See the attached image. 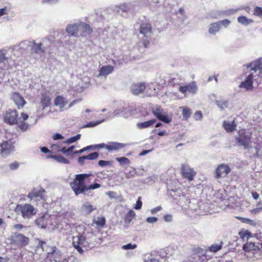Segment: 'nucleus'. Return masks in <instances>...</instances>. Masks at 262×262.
Returning a JSON list of instances; mask_svg holds the SVG:
<instances>
[{
  "label": "nucleus",
  "instance_id": "obj_1",
  "mask_svg": "<svg viewBox=\"0 0 262 262\" xmlns=\"http://www.w3.org/2000/svg\"><path fill=\"white\" fill-rule=\"evenodd\" d=\"M91 176V174H78L73 182H70V185L76 195L82 194L85 191L86 185L84 180Z\"/></svg>",
  "mask_w": 262,
  "mask_h": 262
},
{
  "label": "nucleus",
  "instance_id": "obj_2",
  "mask_svg": "<svg viewBox=\"0 0 262 262\" xmlns=\"http://www.w3.org/2000/svg\"><path fill=\"white\" fill-rule=\"evenodd\" d=\"M15 210L24 219H29L36 213V209L29 204L17 205Z\"/></svg>",
  "mask_w": 262,
  "mask_h": 262
},
{
  "label": "nucleus",
  "instance_id": "obj_3",
  "mask_svg": "<svg viewBox=\"0 0 262 262\" xmlns=\"http://www.w3.org/2000/svg\"><path fill=\"white\" fill-rule=\"evenodd\" d=\"M236 144L238 147H242L245 149H248L251 143V136L245 132L240 130L235 136Z\"/></svg>",
  "mask_w": 262,
  "mask_h": 262
},
{
  "label": "nucleus",
  "instance_id": "obj_4",
  "mask_svg": "<svg viewBox=\"0 0 262 262\" xmlns=\"http://www.w3.org/2000/svg\"><path fill=\"white\" fill-rule=\"evenodd\" d=\"M51 45V40L49 38H45L41 42L37 43L34 41V45L32 47L33 54H38L40 56H44L48 47Z\"/></svg>",
  "mask_w": 262,
  "mask_h": 262
},
{
  "label": "nucleus",
  "instance_id": "obj_5",
  "mask_svg": "<svg viewBox=\"0 0 262 262\" xmlns=\"http://www.w3.org/2000/svg\"><path fill=\"white\" fill-rule=\"evenodd\" d=\"M13 143L10 140H6L0 143V154L2 157H6L14 151Z\"/></svg>",
  "mask_w": 262,
  "mask_h": 262
},
{
  "label": "nucleus",
  "instance_id": "obj_6",
  "mask_svg": "<svg viewBox=\"0 0 262 262\" xmlns=\"http://www.w3.org/2000/svg\"><path fill=\"white\" fill-rule=\"evenodd\" d=\"M207 250L198 247L193 250L192 262H206L207 259L206 252Z\"/></svg>",
  "mask_w": 262,
  "mask_h": 262
},
{
  "label": "nucleus",
  "instance_id": "obj_7",
  "mask_svg": "<svg viewBox=\"0 0 262 262\" xmlns=\"http://www.w3.org/2000/svg\"><path fill=\"white\" fill-rule=\"evenodd\" d=\"M17 116L18 113L16 110H11L6 114L4 120L10 125L16 124L18 123Z\"/></svg>",
  "mask_w": 262,
  "mask_h": 262
},
{
  "label": "nucleus",
  "instance_id": "obj_8",
  "mask_svg": "<svg viewBox=\"0 0 262 262\" xmlns=\"http://www.w3.org/2000/svg\"><path fill=\"white\" fill-rule=\"evenodd\" d=\"M198 90L197 86L194 81H192L188 85L180 86L179 90L187 97V93L195 94Z\"/></svg>",
  "mask_w": 262,
  "mask_h": 262
},
{
  "label": "nucleus",
  "instance_id": "obj_9",
  "mask_svg": "<svg viewBox=\"0 0 262 262\" xmlns=\"http://www.w3.org/2000/svg\"><path fill=\"white\" fill-rule=\"evenodd\" d=\"M45 192V190L42 188L39 189L34 188L32 191L28 194V196L32 201H39L43 199V193Z\"/></svg>",
  "mask_w": 262,
  "mask_h": 262
},
{
  "label": "nucleus",
  "instance_id": "obj_10",
  "mask_svg": "<svg viewBox=\"0 0 262 262\" xmlns=\"http://www.w3.org/2000/svg\"><path fill=\"white\" fill-rule=\"evenodd\" d=\"M181 171L183 176L187 179L189 181L193 180L196 173L193 169L191 168L189 166L182 164L181 166Z\"/></svg>",
  "mask_w": 262,
  "mask_h": 262
},
{
  "label": "nucleus",
  "instance_id": "obj_11",
  "mask_svg": "<svg viewBox=\"0 0 262 262\" xmlns=\"http://www.w3.org/2000/svg\"><path fill=\"white\" fill-rule=\"evenodd\" d=\"M256 75L253 74H250L245 80L244 81L242 82L239 85L241 88L245 89L246 91L252 90L253 86V81L252 79L254 77H255Z\"/></svg>",
  "mask_w": 262,
  "mask_h": 262
},
{
  "label": "nucleus",
  "instance_id": "obj_12",
  "mask_svg": "<svg viewBox=\"0 0 262 262\" xmlns=\"http://www.w3.org/2000/svg\"><path fill=\"white\" fill-rule=\"evenodd\" d=\"M13 241L21 246H25L28 244L29 239L21 233H15L13 235Z\"/></svg>",
  "mask_w": 262,
  "mask_h": 262
},
{
  "label": "nucleus",
  "instance_id": "obj_13",
  "mask_svg": "<svg viewBox=\"0 0 262 262\" xmlns=\"http://www.w3.org/2000/svg\"><path fill=\"white\" fill-rule=\"evenodd\" d=\"M132 114L128 108L122 107L116 109L113 113L112 117L114 118L118 116H123L125 118H127L130 116Z\"/></svg>",
  "mask_w": 262,
  "mask_h": 262
},
{
  "label": "nucleus",
  "instance_id": "obj_14",
  "mask_svg": "<svg viewBox=\"0 0 262 262\" xmlns=\"http://www.w3.org/2000/svg\"><path fill=\"white\" fill-rule=\"evenodd\" d=\"M96 239V236L93 234H90L89 236L86 239L84 238L83 243H82V246L85 248L86 249L93 248L95 244V241Z\"/></svg>",
  "mask_w": 262,
  "mask_h": 262
},
{
  "label": "nucleus",
  "instance_id": "obj_15",
  "mask_svg": "<svg viewBox=\"0 0 262 262\" xmlns=\"http://www.w3.org/2000/svg\"><path fill=\"white\" fill-rule=\"evenodd\" d=\"M84 238L85 237L82 235L77 236L73 237V245L80 254L83 252L81 246Z\"/></svg>",
  "mask_w": 262,
  "mask_h": 262
},
{
  "label": "nucleus",
  "instance_id": "obj_16",
  "mask_svg": "<svg viewBox=\"0 0 262 262\" xmlns=\"http://www.w3.org/2000/svg\"><path fill=\"white\" fill-rule=\"evenodd\" d=\"M229 170L227 165L225 164L220 165L215 170V178H220L225 177Z\"/></svg>",
  "mask_w": 262,
  "mask_h": 262
},
{
  "label": "nucleus",
  "instance_id": "obj_17",
  "mask_svg": "<svg viewBox=\"0 0 262 262\" xmlns=\"http://www.w3.org/2000/svg\"><path fill=\"white\" fill-rule=\"evenodd\" d=\"M140 33L145 37H148L151 34V27L148 23H143L140 27Z\"/></svg>",
  "mask_w": 262,
  "mask_h": 262
},
{
  "label": "nucleus",
  "instance_id": "obj_18",
  "mask_svg": "<svg viewBox=\"0 0 262 262\" xmlns=\"http://www.w3.org/2000/svg\"><path fill=\"white\" fill-rule=\"evenodd\" d=\"M12 99L16 105H17L18 108H19L20 107H23L26 103V102L24 100V98L17 93H14L12 95Z\"/></svg>",
  "mask_w": 262,
  "mask_h": 262
},
{
  "label": "nucleus",
  "instance_id": "obj_19",
  "mask_svg": "<svg viewBox=\"0 0 262 262\" xmlns=\"http://www.w3.org/2000/svg\"><path fill=\"white\" fill-rule=\"evenodd\" d=\"M113 71V67H102L99 71V74L96 75V77L105 78L106 75L111 73Z\"/></svg>",
  "mask_w": 262,
  "mask_h": 262
},
{
  "label": "nucleus",
  "instance_id": "obj_20",
  "mask_svg": "<svg viewBox=\"0 0 262 262\" xmlns=\"http://www.w3.org/2000/svg\"><path fill=\"white\" fill-rule=\"evenodd\" d=\"M258 243L256 244L251 242H247L243 245V249L246 252L255 251L259 250Z\"/></svg>",
  "mask_w": 262,
  "mask_h": 262
},
{
  "label": "nucleus",
  "instance_id": "obj_21",
  "mask_svg": "<svg viewBox=\"0 0 262 262\" xmlns=\"http://www.w3.org/2000/svg\"><path fill=\"white\" fill-rule=\"evenodd\" d=\"M145 89V85L144 83L133 84L131 88L132 93L134 95H138L144 92Z\"/></svg>",
  "mask_w": 262,
  "mask_h": 262
},
{
  "label": "nucleus",
  "instance_id": "obj_22",
  "mask_svg": "<svg viewBox=\"0 0 262 262\" xmlns=\"http://www.w3.org/2000/svg\"><path fill=\"white\" fill-rule=\"evenodd\" d=\"M79 30V24H70L66 29V31L69 34L73 36L78 35V31Z\"/></svg>",
  "mask_w": 262,
  "mask_h": 262
},
{
  "label": "nucleus",
  "instance_id": "obj_23",
  "mask_svg": "<svg viewBox=\"0 0 262 262\" xmlns=\"http://www.w3.org/2000/svg\"><path fill=\"white\" fill-rule=\"evenodd\" d=\"M126 144L118 142H112L106 146V149L108 150H119L125 147Z\"/></svg>",
  "mask_w": 262,
  "mask_h": 262
},
{
  "label": "nucleus",
  "instance_id": "obj_24",
  "mask_svg": "<svg viewBox=\"0 0 262 262\" xmlns=\"http://www.w3.org/2000/svg\"><path fill=\"white\" fill-rule=\"evenodd\" d=\"M220 29L221 27L217 22L212 23L209 26L208 32L210 34L214 35Z\"/></svg>",
  "mask_w": 262,
  "mask_h": 262
},
{
  "label": "nucleus",
  "instance_id": "obj_25",
  "mask_svg": "<svg viewBox=\"0 0 262 262\" xmlns=\"http://www.w3.org/2000/svg\"><path fill=\"white\" fill-rule=\"evenodd\" d=\"M96 209V208L91 205L89 202L84 203L81 207V211L86 214H90Z\"/></svg>",
  "mask_w": 262,
  "mask_h": 262
},
{
  "label": "nucleus",
  "instance_id": "obj_26",
  "mask_svg": "<svg viewBox=\"0 0 262 262\" xmlns=\"http://www.w3.org/2000/svg\"><path fill=\"white\" fill-rule=\"evenodd\" d=\"M237 21L244 26H248L253 23L254 20L251 18H248L246 16H241L237 18Z\"/></svg>",
  "mask_w": 262,
  "mask_h": 262
},
{
  "label": "nucleus",
  "instance_id": "obj_27",
  "mask_svg": "<svg viewBox=\"0 0 262 262\" xmlns=\"http://www.w3.org/2000/svg\"><path fill=\"white\" fill-rule=\"evenodd\" d=\"M224 12L220 11H211L207 15V18L217 19L223 16Z\"/></svg>",
  "mask_w": 262,
  "mask_h": 262
},
{
  "label": "nucleus",
  "instance_id": "obj_28",
  "mask_svg": "<svg viewBox=\"0 0 262 262\" xmlns=\"http://www.w3.org/2000/svg\"><path fill=\"white\" fill-rule=\"evenodd\" d=\"M51 98L50 95L48 93H45L42 95L41 98V103L43 106V108H45L49 105L50 104Z\"/></svg>",
  "mask_w": 262,
  "mask_h": 262
},
{
  "label": "nucleus",
  "instance_id": "obj_29",
  "mask_svg": "<svg viewBox=\"0 0 262 262\" xmlns=\"http://www.w3.org/2000/svg\"><path fill=\"white\" fill-rule=\"evenodd\" d=\"M34 41L25 40L20 43V49L24 50H31Z\"/></svg>",
  "mask_w": 262,
  "mask_h": 262
},
{
  "label": "nucleus",
  "instance_id": "obj_30",
  "mask_svg": "<svg viewBox=\"0 0 262 262\" xmlns=\"http://www.w3.org/2000/svg\"><path fill=\"white\" fill-rule=\"evenodd\" d=\"M239 235L243 240L246 241H248L250 238L253 237L252 234L249 230L245 229L242 230L239 232Z\"/></svg>",
  "mask_w": 262,
  "mask_h": 262
},
{
  "label": "nucleus",
  "instance_id": "obj_31",
  "mask_svg": "<svg viewBox=\"0 0 262 262\" xmlns=\"http://www.w3.org/2000/svg\"><path fill=\"white\" fill-rule=\"evenodd\" d=\"M152 113L158 119L165 112L161 106L157 105L152 108Z\"/></svg>",
  "mask_w": 262,
  "mask_h": 262
},
{
  "label": "nucleus",
  "instance_id": "obj_32",
  "mask_svg": "<svg viewBox=\"0 0 262 262\" xmlns=\"http://www.w3.org/2000/svg\"><path fill=\"white\" fill-rule=\"evenodd\" d=\"M82 30L83 32L88 34H91L92 32V29L90 26L84 23H79V30Z\"/></svg>",
  "mask_w": 262,
  "mask_h": 262
},
{
  "label": "nucleus",
  "instance_id": "obj_33",
  "mask_svg": "<svg viewBox=\"0 0 262 262\" xmlns=\"http://www.w3.org/2000/svg\"><path fill=\"white\" fill-rule=\"evenodd\" d=\"M156 122L155 119H152L144 122L139 123L137 124L138 128H143L149 127Z\"/></svg>",
  "mask_w": 262,
  "mask_h": 262
},
{
  "label": "nucleus",
  "instance_id": "obj_34",
  "mask_svg": "<svg viewBox=\"0 0 262 262\" xmlns=\"http://www.w3.org/2000/svg\"><path fill=\"white\" fill-rule=\"evenodd\" d=\"M252 72L250 74H253L256 76L262 77V67H254L251 69Z\"/></svg>",
  "mask_w": 262,
  "mask_h": 262
},
{
  "label": "nucleus",
  "instance_id": "obj_35",
  "mask_svg": "<svg viewBox=\"0 0 262 262\" xmlns=\"http://www.w3.org/2000/svg\"><path fill=\"white\" fill-rule=\"evenodd\" d=\"M180 108L182 109L183 117L185 120H187L191 114V110L186 107H181Z\"/></svg>",
  "mask_w": 262,
  "mask_h": 262
},
{
  "label": "nucleus",
  "instance_id": "obj_36",
  "mask_svg": "<svg viewBox=\"0 0 262 262\" xmlns=\"http://www.w3.org/2000/svg\"><path fill=\"white\" fill-rule=\"evenodd\" d=\"M52 158L55 159L57 162L63 163V164H69L70 162L66 158L61 156H53Z\"/></svg>",
  "mask_w": 262,
  "mask_h": 262
},
{
  "label": "nucleus",
  "instance_id": "obj_37",
  "mask_svg": "<svg viewBox=\"0 0 262 262\" xmlns=\"http://www.w3.org/2000/svg\"><path fill=\"white\" fill-rule=\"evenodd\" d=\"M64 99L61 96H57L54 101L55 105L63 107L65 105Z\"/></svg>",
  "mask_w": 262,
  "mask_h": 262
},
{
  "label": "nucleus",
  "instance_id": "obj_38",
  "mask_svg": "<svg viewBox=\"0 0 262 262\" xmlns=\"http://www.w3.org/2000/svg\"><path fill=\"white\" fill-rule=\"evenodd\" d=\"M9 58L7 57L3 51H0V64H9Z\"/></svg>",
  "mask_w": 262,
  "mask_h": 262
},
{
  "label": "nucleus",
  "instance_id": "obj_39",
  "mask_svg": "<svg viewBox=\"0 0 262 262\" xmlns=\"http://www.w3.org/2000/svg\"><path fill=\"white\" fill-rule=\"evenodd\" d=\"M136 215V213L135 211L133 210H130L129 211V212L127 213V214L125 216V222L127 223H129L133 220V219L134 218V217Z\"/></svg>",
  "mask_w": 262,
  "mask_h": 262
},
{
  "label": "nucleus",
  "instance_id": "obj_40",
  "mask_svg": "<svg viewBox=\"0 0 262 262\" xmlns=\"http://www.w3.org/2000/svg\"><path fill=\"white\" fill-rule=\"evenodd\" d=\"M149 44V41L147 40H144L138 45V50L141 53L145 51V48H147Z\"/></svg>",
  "mask_w": 262,
  "mask_h": 262
},
{
  "label": "nucleus",
  "instance_id": "obj_41",
  "mask_svg": "<svg viewBox=\"0 0 262 262\" xmlns=\"http://www.w3.org/2000/svg\"><path fill=\"white\" fill-rule=\"evenodd\" d=\"M222 248V243L220 244H214L210 246L208 250L212 252H216L220 250Z\"/></svg>",
  "mask_w": 262,
  "mask_h": 262
},
{
  "label": "nucleus",
  "instance_id": "obj_42",
  "mask_svg": "<svg viewBox=\"0 0 262 262\" xmlns=\"http://www.w3.org/2000/svg\"><path fill=\"white\" fill-rule=\"evenodd\" d=\"M158 119L166 123H169L172 121L171 117L166 115L165 112Z\"/></svg>",
  "mask_w": 262,
  "mask_h": 262
},
{
  "label": "nucleus",
  "instance_id": "obj_43",
  "mask_svg": "<svg viewBox=\"0 0 262 262\" xmlns=\"http://www.w3.org/2000/svg\"><path fill=\"white\" fill-rule=\"evenodd\" d=\"M242 223H246L251 225L252 226H255L256 225V223L249 219L245 218L242 217H237Z\"/></svg>",
  "mask_w": 262,
  "mask_h": 262
},
{
  "label": "nucleus",
  "instance_id": "obj_44",
  "mask_svg": "<svg viewBox=\"0 0 262 262\" xmlns=\"http://www.w3.org/2000/svg\"><path fill=\"white\" fill-rule=\"evenodd\" d=\"M94 223L98 226H103L105 224V219L104 217H98L94 220Z\"/></svg>",
  "mask_w": 262,
  "mask_h": 262
},
{
  "label": "nucleus",
  "instance_id": "obj_45",
  "mask_svg": "<svg viewBox=\"0 0 262 262\" xmlns=\"http://www.w3.org/2000/svg\"><path fill=\"white\" fill-rule=\"evenodd\" d=\"M215 103L221 110H223L225 108H227L228 106V101L222 102L221 101L216 100Z\"/></svg>",
  "mask_w": 262,
  "mask_h": 262
},
{
  "label": "nucleus",
  "instance_id": "obj_46",
  "mask_svg": "<svg viewBox=\"0 0 262 262\" xmlns=\"http://www.w3.org/2000/svg\"><path fill=\"white\" fill-rule=\"evenodd\" d=\"M158 180V177L156 176L152 175L150 177L144 180V183H146L149 184H151L155 183Z\"/></svg>",
  "mask_w": 262,
  "mask_h": 262
},
{
  "label": "nucleus",
  "instance_id": "obj_47",
  "mask_svg": "<svg viewBox=\"0 0 262 262\" xmlns=\"http://www.w3.org/2000/svg\"><path fill=\"white\" fill-rule=\"evenodd\" d=\"M80 137H81V135L78 134L74 137H72L69 138V139H68L67 141H64V142L66 143H69V144L74 143V142L77 141V140H79L80 138Z\"/></svg>",
  "mask_w": 262,
  "mask_h": 262
},
{
  "label": "nucleus",
  "instance_id": "obj_48",
  "mask_svg": "<svg viewBox=\"0 0 262 262\" xmlns=\"http://www.w3.org/2000/svg\"><path fill=\"white\" fill-rule=\"evenodd\" d=\"M116 160L118 161L121 164H129L130 161L128 159L125 157L117 158Z\"/></svg>",
  "mask_w": 262,
  "mask_h": 262
},
{
  "label": "nucleus",
  "instance_id": "obj_49",
  "mask_svg": "<svg viewBox=\"0 0 262 262\" xmlns=\"http://www.w3.org/2000/svg\"><path fill=\"white\" fill-rule=\"evenodd\" d=\"M52 249L53 250L52 252L51 253H49V254L50 255V256H54L55 258H56L57 259L58 257L60 256V252L55 247H53Z\"/></svg>",
  "mask_w": 262,
  "mask_h": 262
},
{
  "label": "nucleus",
  "instance_id": "obj_50",
  "mask_svg": "<svg viewBox=\"0 0 262 262\" xmlns=\"http://www.w3.org/2000/svg\"><path fill=\"white\" fill-rule=\"evenodd\" d=\"M104 121V119H102V120L97 121H95V122H90L89 123L86 124L85 125V127H93L97 125L100 124V123H102Z\"/></svg>",
  "mask_w": 262,
  "mask_h": 262
},
{
  "label": "nucleus",
  "instance_id": "obj_51",
  "mask_svg": "<svg viewBox=\"0 0 262 262\" xmlns=\"http://www.w3.org/2000/svg\"><path fill=\"white\" fill-rule=\"evenodd\" d=\"M246 66H262V57L257 59L256 60L249 63Z\"/></svg>",
  "mask_w": 262,
  "mask_h": 262
},
{
  "label": "nucleus",
  "instance_id": "obj_52",
  "mask_svg": "<svg viewBox=\"0 0 262 262\" xmlns=\"http://www.w3.org/2000/svg\"><path fill=\"white\" fill-rule=\"evenodd\" d=\"M222 28H227L229 25V20L227 19H225L222 20L217 21Z\"/></svg>",
  "mask_w": 262,
  "mask_h": 262
},
{
  "label": "nucleus",
  "instance_id": "obj_53",
  "mask_svg": "<svg viewBox=\"0 0 262 262\" xmlns=\"http://www.w3.org/2000/svg\"><path fill=\"white\" fill-rule=\"evenodd\" d=\"M99 154L97 152L91 153L87 156H85L86 160H94L98 158Z\"/></svg>",
  "mask_w": 262,
  "mask_h": 262
},
{
  "label": "nucleus",
  "instance_id": "obj_54",
  "mask_svg": "<svg viewBox=\"0 0 262 262\" xmlns=\"http://www.w3.org/2000/svg\"><path fill=\"white\" fill-rule=\"evenodd\" d=\"M100 187V185L98 183H95V184H91V185H90L88 186L86 185L85 191H87L89 190L95 189L99 188Z\"/></svg>",
  "mask_w": 262,
  "mask_h": 262
},
{
  "label": "nucleus",
  "instance_id": "obj_55",
  "mask_svg": "<svg viewBox=\"0 0 262 262\" xmlns=\"http://www.w3.org/2000/svg\"><path fill=\"white\" fill-rule=\"evenodd\" d=\"M254 15L262 17V8L256 6L254 9Z\"/></svg>",
  "mask_w": 262,
  "mask_h": 262
},
{
  "label": "nucleus",
  "instance_id": "obj_56",
  "mask_svg": "<svg viewBox=\"0 0 262 262\" xmlns=\"http://www.w3.org/2000/svg\"><path fill=\"white\" fill-rule=\"evenodd\" d=\"M137 247L136 244H132V243L128 244L127 245L122 246V249L125 250L134 249Z\"/></svg>",
  "mask_w": 262,
  "mask_h": 262
},
{
  "label": "nucleus",
  "instance_id": "obj_57",
  "mask_svg": "<svg viewBox=\"0 0 262 262\" xmlns=\"http://www.w3.org/2000/svg\"><path fill=\"white\" fill-rule=\"evenodd\" d=\"M194 118L196 121L200 120L202 118V114L201 111H196L194 115Z\"/></svg>",
  "mask_w": 262,
  "mask_h": 262
},
{
  "label": "nucleus",
  "instance_id": "obj_58",
  "mask_svg": "<svg viewBox=\"0 0 262 262\" xmlns=\"http://www.w3.org/2000/svg\"><path fill=\"white\" fill-rule=\"evenodd\" d=\"M146 221L148 223L154 224L158 221V218L156 217H148Z\"/></svg>",
  "mask_w": 262,
  "mask_h": 262
},
{
  "label": "nucleus",
  "instance_id": "obj_59",
  "mask_svg": "<svg viewBox=\"0 0 262 262\" xmlns=\"http://www.w3.org/2000/svg\"><path fill=\"white\" fill-rule=\"evenodd\" d=\"M98 164L100 166L104 167L111 164L110 162L108 161L100 160L98 162Z\"/></svg>",
  "mask_w": 262,
  "mask_h": 262
},
{
  "label": "nucleus",
  "instance_id": "obj_60",
  "mask_svg": "<svg viewBox=\"0 0 262 262\" xmlns=\"http://www.w3.org/2000/svg\"><path fill=\"white\" fill-rule=\"evenodd\" d=\"M19 166V164L17 162H15L14 163H11L9 165V167L11 170L16 169Z\"/></svg>",
  "mask_w": 262,
  "mask_h": 262
},
{
  "label": "nucleus",
  "instance_id": "obj_61",
  "mask_svg": "<svg viewBox=\"0 0 262 262\" xmlns=\"http://www.w3.org/2000/svg\"><path fill=\"white\" fill-rule=\"evenodd\" d=\"M140 198H139V199L137 201V203H136V204L135 205V206L134 207L135 209H137V210H139L142 207V202L140 200Z\"/></svg>",
  "mask_w": 262,
  "mask_h": 262
},
{
  "label": "nucleus",
  "instance_id": "obj_62",
  "mask_svg": "<svg viewBox=\"0 0 262 262\" xmlns=\"http://www.w3.org/2000/svg\"><path fill=\"white\" fill-rule=\"evenodd\" d=\"M162 209V207L161 206H158L157 207H155L153 209H152L150 210V212L152 214H154L156 213L157 212L160 211Z\"/></svg>",
  "mask_w": 262,
  "mask_h": 262
},
{
  "label": "nucleus",
  "instance_id": "obj_63",
  "mask_svg": "<svg viewBox=\"0 0 262 262\" xmlns=\"http://www.w3.org/2000/svg\"><path fill=\"white\" fill-rule=\"evenodd\" d=\"M20 121V129L23 130H26L28 128V125L23 122V121Z\"/></svg>",
  "mask_w": 262,
  "mask_h": 262
},
{
  "label": "nucleus",
  "instance_id": "obj_64",
  "mask_svg": "<svg viewBox=\"0 0 262 262\" xmlns=\"http://www.w3.org/2000/svg\"><path fill=\"white\" fill-rule=\"evenodd\" d=\"M24 227V226L23 225L19 224H15L13 226V229H16L19 231L21 230Z\"/></svg>",
  "mask_w": 262,
  "mask_h": 262
}]
</instances>
